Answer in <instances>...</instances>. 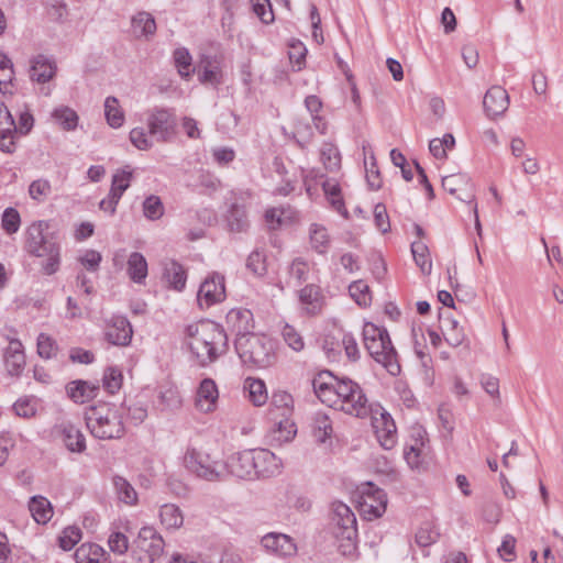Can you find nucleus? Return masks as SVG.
I'll return each instance as SVG.
<instances>
[{
	"instance_id": "c03bdc74",
	"label": "nucleus",
	"mask_w": 563,
	"mask_h": 563,
	"mask_svg": "<svg viewBox=\"0 0 563 563\" xmlns=\"http://www.w3.org/2000/svg\"><path fill=\"white\" fill-rule=\"evenodd\" d=\"M292 211L284 208H271L265 211V221L271 230H276L291 220Z\"/></svg>"
},
{
	"instance_id": "f03ea898",
	"label": "nucleus",
	"mask_w": 563,
	"mask_h": 563,
	"mask_svg": "<svg viewBox=\"0 0 563 563\" xmlns=\"http://www.w3.org/2000/svg\"><path fill=\"white\" fill-rule=\"evenodd\" d=\"M47 221L40 220L26 229V251L36 257H45L42 271L45 275L55 274L60 266V243L56 233L48 232Z\"/></svg>"
},
{
	"instance_id": "c85d7f7f",
	"label": "nucleus",
	"mask_w": 563,
	"mask_h": 563,
	"mask_svg": "<svg viewBox=\"0 0 563 563\" xmlns=\"http://www.w3.org/2000/svg\"><path fill=\"white\" fill-rule=\"evenodd\" d=\"M55 67L44 55H37L32 59L30 77L32 80L44 84L53 78Z\"/></svg>"
},
{
	"instance_id": "412c9836",
	"label": "nucleus",
	"mask_w": 563,
	"mask_h": 563,
	"mask_svg": "<svg viewBox=\"0 0 563 563\" xmlns=\"http://www.w3.org/2000/svg\"><path fill=\"white\" fill-rule=\"evenodd\" d=\"M224 217L230 232L245 233L250 229L251 222L244 202H231Z\"/></svg>"
},
{
	"instance_id": "79ce46f5",
	"label": "nucleus",
	"mask_w": 563,
	"mask_h": 563,
	"mask_svg": "<svg viewBox=\"0 0 563 563\" xmlns=\"http://www.w3.org/2000/svg\"><path fill=\"white\" fill-rule=\"evenodd\" d=\"M312 432L317 441L323 443L332 433L330 418L323 412H317L312 421Z\"/></svg>"
},
{
	"instance_id": "f704fd0d",
	"label": "nucleus",
	"mask_w": 563,
	"mask_h": 563,
	"mask_svg": "<svg viewBox=\"0 0 563 563\" xmlns=\"http://www.w3.org/2000/svg\"><path fill=\"white\" fill-rule=\"evenodd\" d=\"M244 388L249 391V398L254 406L260 407L266 404L268 395L264 380L247 377L244 382Z\"/></svg>"
},
{
	"instance_id": "6e6d98bb",
	"label": "nucleus",
	"mask_w": 563,
	"mask_h": 563,
	"mask_svg": "<svg viewBox=\"0 0 563 563\" xmlns=\"http://www.w3.org/2000/svg\"><path fill=\"white\" fill-rule=\"evenodd\" d=\"M246 267L256 276H264L267 272L266 256L263 251H253L246 261Z\"/></svg>"
},
{
	"instance_id": "69168bd1",
	"label": "nucleus",
	"mask_w": 563,
	"mask_h": 563,
	"mask_svg": "<svg viewBox=\"0 0 563 563\" xmlns=\"http://www.w3.org/2000/svg\"><path fill=\"white\" fill-rule=\"evenodd\" d=\"M110 550L119 555H123L129 550V539L122 532H112L108 539Z\"/></svg>"
},
{
	"instance_id": "338daca9",
	"label": "nucleus",
	"mask_w": 563,
	"mask_h": 563,
	"mask_svg": "<svg viewBox=\"0 0 563 563\" xmlns=\"http://www.w3.org/2000/svg\"><path fill=\"white\" fill-rule=\"evenodd\" d=\"M309 266L307 262L301 258H295L289 266V275L295 278L297 284H302L307 280Z\"/></svg>"
},
{
	"instance_id": "473e14b6",
	"label": "nucleus",
	"mask_w": 563,
	"mask_h": 563,
	"mask_svg": "<svg viewBox=\"0 0 563 563\" xmlns=\"http://www.w3.org/2000/svg\"><path fill=\"white\" fill-rule=\"evenodd\" d=\"M159 518L166 529H179L184 523L180 508L174 504H165L161 507Z\"/></svg>"
},
{
	"instance_id": "49530a36",
	"label": "nucleus",
	"mask_w": 563,
	"mask_h": 563,
	"mask_svg": "<svg viewBox=\"0 0 563 563\" xmlns=\"http://www.w3.org/2000/svg\"><path fill=\"white\" fill-rule=\"evenodd\" d=\"M310 242L312 249L319 254L327 253L329 249L330 239L325 228L312 224L310 228Z\"/></svg>"
},
{
	"instance_id": "f3484780",
	"label": "nucleus",
	"mask_w": 563,
	"mask_h": 563,
	"mask_svg": "<svg viewBox=\"0 0 563 563\" xmlns=\"http://www.w3.org/2000/svg\"><path fill=\"white\" fill-rule=\"evenodd\" d=\"M225 324L228 330L235 334V339H239L242 335H251L253 334L252 330L254 328L253 313L249 309H231L227 313Z\"/></svg>"
},
{
	"instance_id": "b1692460",
	"label": "nucleus",
	"mask_w": 563,
	"mask_h": 563,
	"mask_svg": "<svg viewBox=\"0 0 563 563\" xmlns=\"http://www.w3.org/2000/svg\"><path fill=\"white\" fill-rule=\"evenodd\" d=\"M440 329L448 342L453 347L461 345L465 339L463 328L459 321L448 313L439 312Z\"/></svg>"
},
{
	"instance_id": "72a5a7b5",
	"label": "nucleus",
	"mask_w": 563,
	"mask_h": 563,
	"mask_svg": "<svg viewBox=\"0 0 563 563\" xmlns=\"http://www.w3.org/2000/svg\"><path fill=\"white\" fill-rule=\"evenodd\" d=\"M29 509L37 523H46L53 515L51 503L42 496L32 497Z\"/></svg>"
},
{
	"instance_id": "a18cd8bd",
	"label": "nucleus",
	"mask_w": 563,
	"mask_h": 563,
	"mask_svg": "<svg viewBox=\"0 0 563 563\" xmlns=\"http://www.w3.org/2000/svg\"><path fill=\"white\" fill-rule=\"evenodd\" d=\"M113 485L121 501L128 505H134L137 501V494L134 487L125 478L121 476L113 477Z\"/></svg>"
},
{
	"instance_id": "58836bf2",
	"label": "nucleus",
	"mask_w": 563,
	"mask_h": 563,
	"mask_svg": "<svg viewBox=\"0 0 563 563\" xmlns=\"http://www.w3.org/2000/svg\"><path fill=\"white\" fill-rule=\"evenodd\" d=\"M271 406L280 410L283 417H288L294 411V397L287 390H274L271 397Z\"/></svg>"
},
{
	"instance_id": "8fccbe9b",
	"label": "nucleus",
	"mask_w": 563,
	"mask_h": 563,
	"mask_svg": "<svg viewBox=\"0 0 563 563\" xmlns=\"http://www.w3.org/2000/svg\"><path fill=\"white\" fill-rule=\"evenodd\" d=\"M351 297L358 306L367 307L371 305L372 297L368 285L363 280H355L349 286Z\"/></svg>"
},
{
	"instance_id": "f257e3e1",
	"label": "nucleus",
	"mask_w": 563,
	"mask_h": 563,
	"mask_svg": "<svg viewBox=\"0 0 563 563\" xmlns=\"http://www.w3.org/2000/svg\"><path fill=\"white\" fill-rule=\"evenodd\" d=\"M187 345L200 366H207L228 351V335L220 324L200 321L187 328Z\"/></svg>"
},
{
	"instance_id": "9b49d317",
	"label": "nucleus",
	"mask_w": 563,
	"mask_h": 563,
	"mask_svg": "<svg viewBox=\"0 0 563 563\" xmlns=\"http://www.w3.org/2000/svg\"><path fill=\"white\" fill-rule=\"evenodd\" d=\"M332 523L336 538H341L353 544L354 540L357 538V522L354 512L347 505L341 501H334L332 504Z\"/></svg>"
},
{
	"instance_id": "1a4fd4ad",
	"label": "nucleus",
	"mask_w": 563,
	"mask_h": 563,
	"mask_svg": "<svg viewBox=\"0 0 563 563\" xmlns=\"http://www.w3.org/2000/svg\"><path fill=\"white\" fill-rule=\"evenodd\" d=\"M148 134L158 143L172 142L177 134V119L172 109L154 108L148 111Z\"/></svg>"
},
{
	"instance_id": "052dcab7",
	"label": "nucleus",
	"mask_w": 563,
	"mask_h": 563,
	"mask_svg": "<svg viewBox=\"0 0 563 563\" xmlns=\"http://www.w3.org/2000/svg\"><path fill=\"white\" fill-rule=\"evenodd\" d=\"M122 374L119 369L109 367L103 375V388L110 394H114L121 387Z\"/></svg>"
},
{
	"instance_id": "9d476101",
	"label": "nucleus",
	"mask_w": 563,
	"mask_h": 563,
	"mask_svg": "<svg viewBox=\"0 0 563 563\" xmlns=\"http://www.w3.org/2000/svg\"><path fill=\"white\" fill-rule=\"evenodd\" d=\"M360 510L363 516L373 520L383 516L387 507L385 492L372 483L364 485L360 492Z\"/></svg>"
},
{
	"instance_id": "4468645a",
	"label": "nucleus",
	"mask_w": 563,
	"mask_h": 563,
	"mask_svg": "<svg viewBox=\"0 0 563 563\" xmlns=\"http://www.w3.org/2000/svg\"><path fill=\"white\" fill-rule=\"evenodd\" d=\"M133 336V329L124 316H113L106 324V340L117 346H128Z\"/></svg>"
},
{
	"instance_id": "6ab92c4d",
	"label": "nucleus",
	"mask_w": 563,
	"mask_h": 563,
	"mask_svg": "<svg viewBox=\"0 0 563 563\" xmlns=\"http://www.w3.org/2000/svg\"><path fill=\"white\" fill-rule=\"evenodd\" d=\"M254 478L271 477L280 472L282 461L273 452L266 449H253Z\"/></svg>"
},
{
	"instance_id": "bf43d9fd",
	"label": "nucleus",
	"mask_w": 563,
	"mask_h": 563,
	"mask_svg": "<svg viewBox=\"0 0 563 563\" xmlns=\"http://www.w3.org/2000/svg\"><path fill=\"white\" fill-rule=\"evenodd\" d=\"M52 192L51 183L47 179H36L29 187V195L33 200L44 201Z\"/></svg>"
},
{
	"instance_id": "7ed1b4c3",
	"label": "nucleus",
	"mask_w": 563,
	"mask_h": 563,
	"mask_svg": "<svg viewBox=\"0 0 563 563\" xmlns=\"http://www.w3.org/2000/svg\"><path fill=\"white\" fill-rule=\"evenodd\" d=\"M362 334L364 346L371 357L380 364L390 375H399L401 367L388 331L372 322H366L363 327Z\"/></svg>"
},
{
	"instance_id": "ea45409f",
	"label": "nucleus",
	"mask_w": 563,
	"mask_h": 563,
	"mask_svg": "<svg viewBox=\"0 0 563 563\" xmlns=\"http://www.w3.org/2000/svg\"><path fill=\"white\" fill-rule=\"evenodd\" d=\"M411 253L421 272L429 275L431 273L432 262L430 260L428 246L421 241L412 242Z\"/></svg>"
},
{
	"instance_id": "603ef678",
	"label": "nucleus",
	"mask_w": 563,
	"mask_h": 563,
	"mask_svg": "<svg viewBox=\"0 0 563 563\" xmlns=\"http://www.w3.org/2000/svg\"><path fill=\"white\" fill-rule=\"evenodd\" d=\"M282 335L286 344L294 351L300 352L303 350V338L295 327L286 323L282 329Z\"/></svg>"
},
{
	"instance_id": "423d86ee",
	"label": "nucleus",
	"mask_w": 563,
	"mask_h": 563,
	"mask_svg": "<svg viewBox=\"0 0 563 563\" xmlns=\"http://www.w3.org/2000/svg\"><path fill=\"white\" fill-rule=\"evenodd\" d=\"M331 407L356 418L368 417L373 411L363 388L347 377L335 378V396Z\"/></svg>"
},
{
	"instance_id": "5701e85b",
	"label": "nucleus",
	"mask_w": 563,
	"mask_h": 563,
	"mask_svg": "<svg viewBox=\"0 0 563 563\" xmlns=\"http://www.w3.org/2000/svg\"><path fill=\"white\" fill-rule=\"evenodd\" d=\"M219 393L211 378H205L197 390L196 407L202 412H210L216 408Z\"/></svg>"
},
{
	"instance_id": "39448f33",
	"label": "nucleus",
	"mask_w": 563,
	"mask_h": 563,
	"mask_svg": "<svg viewBox=\"0 0 563 563\" xmlns=\"http://www.w3.org/2000/svg\"><path fill=\"white\" fill-rule=\"evenodd\" d=\"M234 343L239 357L249 367L267 368L276 362L275 343L267 335H242Z\"/></svg>"
},
{
	"instance_id": "4d7b16f0",
	"label": "nucleus",
	"mask_w": 563,
	"mask_h": 563,
	"mask_svg": "<svg viewBox=\"0 0 563 563\" xmlns=\"http://www.w3.org/2000/svg\"><path fill=\"white\" fill-rule=\"evenodd\" d=\"M439 532L430 522L422 525L416 533V543L419 547L426 548L437 542Z\"/></svg>"
},
{
	"instance_id": "a878e982",
	"label": "nucleus",
	"mask_w": 563,
	"mask_h": 563,
	"mask_svg": "<svg viewBox=\"0 0 563 563\" xmlns=\"http://www.w3.org/2000/svg\"><path fill=\"white\" fill-rule=\"evenodd\" d=\"M76 563H110L109 554L96 543L81 544L74 554Z\"/></svg>"
},
{
	"instance_id": "13d9d810",
	"label": "nucleus",
	"mask_w": 563,
	"mask_h": 563,
	"mask_svg": "<svg viewBox=\"0 0 563 563\" xmlns=\"http://www.w3.org/2000/svg\"><path fill=\"white\" fill-rule=\"evenodd\" d=\"M81 540V530L78 527H67L58 538L59 547L64 551L71 550Z\"/></svg>"
},
{
	"instance_id": "864d4df0",
	"label": "nucleus",
	"mask_w": 563,
	"mask_h": 563,
	"mask_svg": "<svg viewBox=\"0 0 563 563\" xmlns=\"http://www.w3.org/2000/svg\"><path fill=\"white\" fill-rule=\"evenodd\" d=\"M174 62L178 69V74L183 78H189L191 75V56L187 48L180 47L174 52Z\"/></svg>"
},
{
	"instance_id": "09e8293b",
	"label": "nucleus",
	"mask_w": 563,
	"mask_h": 563,
	"mask_svg": "<svg viewBox=\"0 0 563 563\" xmlns=\"http://www.w3.org/2000/svg\"><path fill=\"white\" fill-rule=\"evenodd\" d=\"M21 227V216L15 208H5L1 216V228L2 230L12 235L19 231Z\"/></svg>"
},
{
	"instance_id": "de8ad7c7",
	"label": "nucleus",
	"mask_w": 563,
	"mask_h": 563,
	"mask_svg": "<svg viewBox=\"0 0 563 563\" xmlns=\"http://www.w3.org/2000/svg\"><path fill=\"white\" fill-rule=\"evenodd\" d=\"M52 117L64 130H74L78 123L77 113L68 107H60L55 109L52 113Z\"/></svg>"
},
{
	"instance_id": "e433bc0d",
	"label": "nucleus",
	"mask_w": 563,
	"mask_h": 563,
	"mask_svg": "<svg viewBox=\"0 0 563 563\" xmlns=\"http://www.w3.org/2000/svg\"><path fill=\"white\" fill-rule=\"evenodd\" d=\"M442 187L451 195H456L459 191H466L472 187L471 179L465 174H452L442 178Z\"/></svg>"
},
{
	"instance_id": "c756f323",
	"label": "nucleus",
	"mask_w": 563,
	"mask_h": 563,
	"mask_svg": "<svg viewBox=\"0 0 563 563\" xmlns=\"http://www.w3.org/2000/svg\"><path fill=\"white\" fill-rule=\"evenodd\" d=\"M131 26L135 37L152 36L156 32L155 19L145 11L139 12L132 18Z\"/></svg>"
},
{
	"instance_id": "20e7f679",
	"label": "nucleus",
	"mask_w": 563,
	"mask_h": 563,
	"mask_svg": "<svg viewBox=\"0 0 563 563\" xmlns=\"http://www.w3.org/2000/svg\"><path fill=\"white\" fill-rule=\"evenodd\" d=\"M85 421L90 433L99 440L120 439L125 433L122 415L113 405L107 402L87 408Z\"/></svg>"
},
{
	"instance_id": "bb28decb",
	"label": "nucleus",
	"mask_w": 563,
	"mask_h": 563,
	"mask_svg": "<svg viewBox=\"0 0 563 563\" xmlns=\"http://www.w3.org/2000/svg\"><path fill=\"white\" fill-rule=\"evenodd\" d=\"M325 377L335 379L331 373L324 372L320 373L317 377L312 379V387L316 396L328 406H332L334 396H335V383H331L325 380Z\"/></svg>"
},
{
	"instance_id": "4c0bfd02",
	"label": "nucleus",
	"mask_w": 563,
	"mask_h": 563,
	"mask_svg": "<svg viewBox=\"0 0 563 563\" xmlns=\"http://www.w3.org/2000/svg\"><path fill=\"white\" fill-rule=\"evenodd\" d=\"M323 166L329 172H336L341 167V155L338 147L332 143H323L320 151Z\"/></svg>"
},
{
	"instance_id": "a19ab883",
	"label": "nucleus",
	"mask_w": 563,
	"mask_h": 563,
	"mask_svg": "<svg viewBox=\"0 0 563 563\" xmlns=\"http://www.w3.org/2000/svg\"><path fill=\"white\" fill-rule=\"evenodd\" d=\"M104 115L108 124L111 128L118 129L124 122L123 111L119 107V101L115 97H108L104 101Z\"/></svg>"
},
{
	"instance_id": "4be33fe9",
	"label": "nucleus",
	"mask_w": 563,
	"mask_h": 563,
	"mask_svg": "<svg viewBox=\"0 0 563 563\" xmlns=\"http://www.w3.org/2000/svg\"><path fill=\"white\" fill-rule=\"evenodd\" d=\"M54 431L60 435L65 446L70 452L81 453L86 450V439L82 432L70 422L55 426Z\"/></svg>"
},
{
	"instance_id": "0eeeda50",
	"label": "nucleus",
	"mask_w": 563,
	"mask_h": 563,
	"mask_svg": "<svg viewBox=\"0 0 563 563\" xmlns=\"http://www.w3.org/2000/svg\"><path fill=\"white\" fill-rule=\"evenodd\" d=\"M164 540L152 527H144L132 542L131 554L137 563H157L164 553Z\"/></svg>"
},
{
	"instance_id": "ddd939ff",
	"label": "nucleus",
	"mask_w": 563,
	"mask_h": 563,
	"mask_svg": "<svg viewBox=\"0 0 563 563\" xmlns=\"http://www.w3.org/2000/svg\"><path fill=\"white\" fill-rule=\"evenodd\" d=\"M225 299L224 276L219 273L210 274L200 285L197 301L200 308H209Z\"/></svg>"
},
{
	"instance_id": "2f4dec72",
	"label": "nucleus",
	"mask_w": 563,
	"mask_h": 563,
	"mask_svg": "<svg viewBox=\"0 0 563 563\" xmlns=\"http://www.w3.org/2000/svg\"><path fill=\"white\" fill-rule=\"evenodd\" d=\"M128 274L134 283L142 284L145 280L147 276V262L141 253L133 252L129 256Z\"/></svg>"
},
{
	"instance_id": "c9c22d12",
	"label": "nucleus",
	"mask_w": 563,
	"mask_h": 563,
	"mask_svg": "<svg viewBox=\"0 0 563 563\" xmlns=\"http://www.w3.org/2000/svg\"><path fill=\"white\" fill-rule=\"evenodd\" d=\"M299 300L307 306L309 312H317L321 308L322 300L320 287L314 284L306 285L299 291Z\"/></svg>"
},
{
	"instance_id": "7c9ffc66",
	"label": "nucleus",
	"mask_w": 563,
	"mask_h": 563,
	"mask_svg": "<svg viewBox=\"0 0 563 563\" xmlns=\"http://www.w3.org/2000/svg\"><path fill=\"white\" fill-rule=\"evenodd\" d=\"M163 276L172 288L176 290H183L185 288L187 278L186 272L176 261L170 260L165 262Z\"/></svg>"
},
{
	"instance_id": "680f3d73",
	"label": "nucleus",
	"mask_w": 563,
	"mask_h": 563,
	"mask_svg": "<svg viewBox=\"0 0 563 563\" xmlns=\"http://www.w3.org/2000/svg\"><path fill=\"white\" fill-rule=\"evenodd\" d=\"M132 172L126 169L118 170L112 176L111 189L115 190L120 195H123L124 191L130 187V183L132 179Z\"/></svg>"
},
{
	"instance_id": "2eb2a0df",
	"label": "nucleus",
	"mask_w": 563,
	"mask_h": 563,
	"mask_svg": "<svg viewBox=\"0 0 563 563\" xmlns=\"http://www.w3.org/2000/svg\"><path fill=\"white\" fill-rule=\"evenodd\" d=\"M225 477L233 475L242 479L254 478V456L253 450H245L232 454L225 462Z\"/></svg>"
},
{
	"instance_id": "dca6fc26",
	"label": "nucleus",
	"mask_w": 563,
	"mask_h": 563,
	"mask_svg": "<svg viewBox=\"0 0 563 563\" xmlns=\"http://www.w3.org/2000/svg\"><path fill=\"white\" fill-rule=\"evenodd\" d=\"M16 124L8 107L0 101V151L7 154L15 152Z\"/></svg>"
},
{
	"instance_id": "5fc2aeb1",
	"label": "nucleus",
	"mask_w": 563,
	"mask_h": 563,
	"mask_svg": "<svg viewBox=\"0 0 563 563\" xmlns=\"http://www.w3.org/2000/svg\"><path fill=\"white\" fill-rule=\"evenodd\" d=\"M56 341L46 333H40L37 336V353L42 358L49 360L57 353Z\"/></svg>"
},
{
	"instance_id": "774afa93",
	"label": "nucleus",
	"mask_w": 563,
	"mask_h": 563,
	"mask_svg": "<svg viewBox=\"0 0 563 563\" xmlns=\"http://www.w3.org/2000/svg\"><path fill=\"white\" fill-rule=\"evenodd\" d=\"M374 222L376 228L383 233L390 231L389 217L385 205L377 203L374 208Z\"/></svg>"
},
{
	"instance_id": "aec40b11",
	"label": "nucleus",
	"mask_w": 563,
	"mask_h": 563,
	"mask_svg": "<svg viewBox=\"0 0 563 563\" xmlns=\"http://www.w3.org/2000/svg\"><path fill=\"white\" fill-rule=\"evenodd\" d=\"M261 543L266 551L278 556H290L297 552L294 540L284 533H267L262 538Z\"/></svg>"
},
{
	"instance_id": "e2e57ef3",
	"label": "nucleus",
	"mask_w": 563,
	"mask_h": 563,
	"mask_svg": "<svg viewBox=\"0 0 563 563\" xmlns=\"http://www.w3.org/2000/svg\"><path fill=\"white\" fill-rule=\"evenodd\" d=\"M253 11L261 19L263 23H271L274 21V13L269 0H252Z\"/></svg>"
},
{
	"instance_id": "6e6552de",
	"label": "nucleus",
	"mask_w": 563,
	"mask_h": 563,
	"mask_svg": "<svg viewBox=\"0 0 563 563\" xmlns=\"http://www.w3.org/2000/svg\"><path fill=\"white\" fill-rule=\"evenodd\" d=\"M185 467L197 477L217 482L225 478V465L221 461L212 460L207 453L188 449L184 455Z\"/></svg>"
},
{
	"instance_id": "37998d69",
	"label": "nucleus",
	"mask_w": 563,
	"mask_h": 563,
	"mask_svg": "<svg viewBox=\"0 0 563 563\" xmlns=\"http://www.w3.org/2000/svg\"><path fill=\"white\" fill-rule=\"evenodd\" d=\"M13 79V64L5 54L0 52V91L2 93L11 92L10 88Z\"/></svg>"
},
{
	"instance_id": "f8f14e48",
	"label": "nucleus",
	"mask_w": 563,
	"mask_h": 563,
	"mask_svg": "<svg viewBox=\"0 0 563 563\" xmlns=\"http://www.w3.org/2000/svg\"><path fill=\"white\" fill-rule=\"evenodd\" d=\"M368 416L380 445L386 450L393 449L397 429L391 416L379 405H373V411Z\"/></svg>"
},
{
	"instance_id": "0e129e2a",
	"label": "nucleus",
	"mask_w": 563,
	"mask_h": 563,
	"mask_svg": "<svg viewBox=\"0 0 563 563\" xmlns=\"http://www.w3.org/2000/svg\"><path fill=\"white\" fill-rule=\"evenodd\" d=\"M131 143L141 151H147L153 146V141L147 136L143 128H134L130 132Z\"/></svg>"
},
{
	"instance_id": "393cba45",
	"label": "nucleus",
	"mask_w": 563,
	"mask_h": 563,
	"mask_svg": "<svg viewBox=\"0 0 563 563\" xmlns=\"http://www.w3.org/2000/svg\"><path fill=\"white\" fill-rule=\"evenodd\" d=\"M4 364L8 373L12 376H18L22 372L25 365V355L23 345L19 340L11 341L7 347Z\"/></svg>"
},
{
	"instance_id": "3c124183",
	"label": "nucleus",
	"mask_w": 563,
	"mask_h": 563,
	"mask_svg": "<svg viewBox=\"0 0 563 563\" xmlns=\"http://www.w3.org/2000/svg\"><path fill=\"white\" fill-rule=\"evenodd\" d=\"M144 217L151 221L158 220L164 214V206L158 196L151 195L143 202Z\"/></svg>"
},
{
	"instance_id": "a211bd4d",
	"label": "nucleus",
	"mask_w": 563,
	"mask_h": 563,
	"mask_svg": "<svg viewBox=\"0 0 563 563\" xmlns=\"http://www.w3.org/2000/svg\"><path fill=\"white\" fill-rule=\"evenodd\" d=\"M483 107L489 119L504 115L509 107L507 91L500 86L490 87L484 96Z\"/></svg>"
},
{
	"instance_id": "cd10ccee",
	"label": "nucleus",
	"mask_w": 563,
	"mask_h": 563,
	"mask_svg": "<svg viewBox=\"0 0 563 563\" xmlns=\"http://www.w3.org/2000/svg\"><path fill=\"white\" fill-rule=\"evenodd\" d=\"M98 387L86 380H73L67 384L66 391L68 397L77 404H84L96 397Z\"/></svg>"
}]
</instances>
